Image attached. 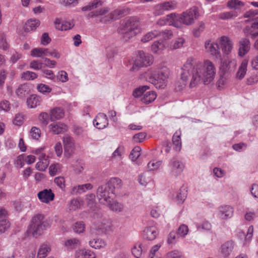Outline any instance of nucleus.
Wrapping results in <instances>:
<instances>
[{
	"instance_id": "f257e3e1",
	"label": "nucleus",
	"mask_w": 258,
	"mask_h": 258,
	"mask_svg": "<svg viewBox=\"0 0 258 258\" xmlns=\"http://www.w3.org/2000/svg\"><path fill=\"white\" fill-rule=\"evenodd\" d=\"M181 81L175 86L177 91H181L185 88L188 79L189 72L192 77L189 83V87L193 88L203 83L208 85L212 82L215 77L216 69L213 63L207 59L202 62L193 57L188 58L182 68Z\"/></svg>"
},
{
	"instance_id": "f03ea898",
	"label": "nucleus",
	"mask_w": 258,
	"mask_h": 258,
	"mask_svg": "<svg viewBox=\"0 0 258 258\" xmlns=\"http://www.w3.org/2000/svg\"><path fill=\"white\" fill-rule=\"evenodd\" d=\"M109 10L108 7H103L90 12L88 14V17L96 18L98 22L107 24L127 15L129 13L130 9L125 7H119L111 12Z\"/></svg>"
},
{
	"instance_id": "7ed1b4c3",
	"label": "nucleus",
	"mask_w": 258,
	"mask_h": 258,
	"mask_svg": "<svg viewBox=\"0 0 258 258\" xmlns=\"http://www.w3.org/2000/svg\"><path fill=\"white\" fill-rule=\"evenodd\" d=\"M170 75L169 69L163 65H159L155 69H150L144 74V77L156 88L163 89L167 84Z\"/></svg>"
},
{
	"instance_id": "20e7f679",
	"label": "nucleus",
	"mask_w": 258,
	"mask_h": 258,
	"mask_svg": "<svg viewBox=\"0 0 258 258\" xmlns=\"http://www.w3.org/2000/svg\"><path fill=\"white\" fill-rule=\"evenodd\" d=\"M140 31V22L136 17L125 19L118 29L119 34L125 41L135 36Z\"/></svg>"
},
{
	"instance_id": "39448f33",
	"label": "nucleus",
	"mask_w": 258,
	"mask_h": 258,
	"mask_svg": "<svg viewBox=\"0 0 258 258\" xmlns=\"http://www.w3.org/2000/svg\"><path fill=\"white\" fill-rule=\"evenodd\" d=\"M153 60V57L152 55L145 53L144 51L140 50L138 51L134 64L130 69V70L131 71H136L138 70L140 67L150 66L152 63Z\"/></svg>"
},
{
	"instance_id": "423d86ee",
	"label": "nucleus",
	"mask_w": 258,
	"mask_h": 258,
	"mask_svg": "<svg viewBox=\"0 0 258 258\" xmlns=\"http://www.w3.org/2000/svg\"><path fill=\"white\" fill-rule=\"evenodd\" d=\"M114 194L115 193L110 191L105 185L99 186L97 190V197L99 202L105 205L112 202L115 197Z\"/></svg>"
},
{
	"instance_id": "0eeeda50",
	"label": "nucleus",
	"mask_w": 258,
	"mask_h": 258,
	"mask_svg": "<svg viewBox=\"0 0 258 258\" xmlns=\"http://www.w3.org/2000/svg\"><path fill=\"white\" fill-rule=\"evenodd\" d=\"M168 167L170 174L177 176L182 173L185 168V164L178 158L174 157L169 161Z\"/></svg>"
},
{
	"instance_id": "6e6552de",
	"label": "nucleus",
	"mask_w": 258,
	"mask_h": 258,
	"mask_svg": "<svg viewBox=\"0 0 258 258\" xmlns=\"http://www.w3.org/2000/svg\"><path fill=\"white\" fill-rule=\"evenodd\" d=\"M198 8L194 7L181 14L182 24L189 26L194 23L198 16Z\"/></svg>"
},
{
	"instance_id": "1a4fd4ad",
	"label": "nucleus",
	"mask_w": 258,
	"mask_h": 258,
	"mask_svg": "<svg viewBox=\"0 0 258 258\" xmlns=\"http://www.w3.org/2000/svg\"><path fill=\"white\" fill-rule=\"evenodd\" d=\"M218 43V40L214 41L212 40H206L205 42V48L206 51L217 58L221 57V53Z\"/></svg>"
},
{
	"instance_id": "9d476101",
	"label": "nucleus",
	"mask_w": 258,
	"mask_h": 258,
	"mask_svg": "<svg viewBox=\"0 0 258 258\" xmlns=\"http://www.w3.org/2000/svg\"><path fill=\"white\" fill-rule=\"evenodd\" d=\"M218 40L221 45L223 52L225 54H229L233 48V43L232 40L225 36H221Z\"/></svg>"
},
{
	"instance_id": "9b49d317",
	"label": "nucleus",
	"mask_w": 258,
	"mask_h": 258,
	"mask_svg": "<svg viewBox=\"0 0 258 258\" xmlns=\"http://www.w3.org/2000/svg\"><path fill=\"white\" fill-rule=\"evenodd\" d=\"M188 232V227H178L177 231H171L168 235L167 243L168 244H173L176 242V234L181 236H185Z\"/></svg>"
},
{
	"instance_id": "f8f14e48",
	"label": "nucleus",
	"mask_w": 258,
	"mask_h": 258,
	"mask_svg": "<svg viewBox=\"0 0 258 258\" xmlns=\"http://www.w3.org/2000/svg\"><path fill=\"white\" fill-rule=\"evenodd\" d=\"M63 144L64 146V155L70 157L72 154L74 149V141L71 137L66 135L63 138Z\"/></svg>"
},
{
	"instance_id": "ddd939ff",
	"label": "nucleus",
	"mask_w": 258,
	"mask_h": 258,
	"mask_svg": "<svg viewBox=\"0 0 258 258\" xmlns=\"http://www.w3.org/2000/svg\"><path fill=\"white\" fill-rule=\"evenodd\" d=\"M86 200L88 204V206L92 210L94 211L93 216L94 218H101L102 214L98 209L97 205L95 202V195L93 194L86 195Z\"/></svg>"
},
{
	"instance_id": "4468645a",
	"label": "nucleus",
	"mask_w": 258,
	"mask_h": 258,
	"mask_svg": "<svg viewBox=\"0 0 258 258\" xmlns=\"http://www.w3.org/2000/svg\"><path fill=\"white\" fill-rule=\"evenodd\" d=\"M94 125L99 130L106 127L108 125V120L106 115L103 113H98L93 120Z\"/></svg>"
},
{
	"instance_id": "2eb2a0df",
	"label": "nucleus",
	"mask_w": 258,
	"mask_h": 258,
	"mask_svg": "<svg viewBox=\"0 0 258 258\" xmlns=\"http://www.w3.org/2000/svg\"><path fill=\"white\" fill-rule=\"evenodd\" d=\"M233 212V208L230 206H221L218 209L217 215L222 219H227L232 217Z\"/></svg>"
},
{
	"instance_id": "dca6fc26",
	"label": "nucleus",
	"mask_w": 258,
	"mask_h": 258,
	"mask_svg": "<svg viewBox=\"0 0 258 258\" xmlns=\"http://www.w3.org/2000/svg\"><path fill=\"white\" fill-rule=\"evenodd\" d=\"M37 196L41 202L46 204L53 201L54 198V194L51 189H45L39 191Z\"/></svg>"
},
{
	"instance_id": "f3484780",
	"label": "nucleus",
	"mask_w": 258,
	"mask_h": 258,
	"mask_svg": "<svg viewBox=\"0 0 258 258\" xmlns=\"http://www.w3.org/2000/svg\"><path fill=\"white\" fill-rule=\"evenodd\" d=\"M54 23L55 28L60 31H67L70 30L74 26V23L73 21H63L61 22V20L59 18H56Z\"/></svg>"
},
{
	"instance_id": "a211bd4d",
	"label": "nucleus",
	"mask_w": 258,
	"mask_h": 258,
	"mask_svg": "<svg viewBox=\"0 0 258 258\" xmlns=\"http://www.w3.org/2000/svg\"><path fill=\"white\" fill-rule=\"evenodd\" d=\"M158 234L156 227H146L143 231L144 238L149 240H154Z\"/></svg>"
},
{
	"instance_id": "6ab92c4d",
	"label": "nucleus",
	"mask_w": 258,
	"mask_h": 258,
	"mask_svg": "<svg viewBox=\"0 0 258 258\" xmlns=\"http://www.w3.org/2000/svg\"><path fill=\"white\" fill-rule=\"evenodd\" d=\"M169 19V26H172L177 28L182 27V18L181 14L173 13L168 15Z\"/></svg>"
},
{
	"instance_id": "aec40b11",
	"label": "nucleus",
	"mask_w": 258,
	"mask_h": 258,
	"mask_svg": "<svg viewBox=\"0 0 258 258\" xmlns=\"http://www.w3.org/2000/svg\"><path fill=\"white\" fill-rule=\"evenodd\" d=\"M84 204V201L81 198H74L71 200L67 205L69 211H75L80 209Z\"/></svg>"
},
{
	"instance_id": "412c9836",
	"label": "nucleus",
	"mask_w": 258,
	"mask_h": 258,
	"mask_svg": "<svg viewBox=\"0 0 258 258\" xmlns=\"http://www.w3.org/2000/svg\"><path fill=\"white\" fill-rule=\"evenodd\" d=\"M234 241L229 240L225 242L221 246V253L223 256L227 257L229 256L234 248Z\"/></svg>"
},
{
	"instance_id": "4be33fe9",
	"label": "nucleus",
	"mask_w": 258,
	"mask_h": 258,
	"mask_svg": "<svg viewBox=\"0 0 258 258\" xmlns=\"http://www.w3.org/2000/svg\"><path fill=\"white\" fill-rule=\"evenodd\" d=\"M106 186H107L108 188L113 192H115L116 189H119L122 186V181L120 179L117 177L111 178L107 182Z\"/></svg>"
},
{
	"instance_id": "5701e85b",
	"label": "nucleus",
	"mask_w": 258,
	"mask_h": 258,
	"mask_svg": "<svg viewBox=\"0 0 258 258\" xmlns=\"http://www.w3.org/2000/svg\"><path fill=\"white\" fill-rule=\"evenodd\" d=\"M39 161L36 164L35 167L39 171H45L49 165V161L46 154H41L38 157Z\"/></svg>"
},
{
	"instance_id": "b1692460",
	"label": "nucleus",
	"mask_w": 258,
	"mask_h": 258,
	"mask_svg": "<svg viewBox=\"0 0 258 258\" xmlns=\"http://www.w3.org/2000/svg\"><path fill=\"white\" fill-rule=\"evenodd\" d=\"M250 47V42L248 39L243 38L241 39L239 41V55L244 56L249 50Z\"/></svg>"
},
{
	"instance_id": "393cba45",
	"label": "nucleus",
	"mask_w": 258,
	"mask_h": 258,
	"mask_svg": "<svg viewBox=\"0 0 258 258\" xmlns=\"http://www.w3.org/2000/svg\"><path fill=\"white\" fill-rule=\"evenodd\" d=\"M165 48V44L163 40L155 41L151 46L152 52L155 54H160Z\"/></svg>"
},
{
	"instance_id": "a878e982",
	"label": "nucleus",
	"mask_w": 258,
	"mask_h": 258,
	"mask_svg": "<svg viewBox=\"0 0 258 258\" xmlns=\"http://www.w3.org/2000/svg\"><path fill=\"white\" fill-rule=\"evenodd\" d=\"M93 187V185L89 183L75 186L72 188L71 193L72 194H81L87 190L92 189Z\"/></svg>"
},
{
	"instance_id": "bb28decb",
	"label": "nucleus",
	"mask_w": 258,
	"mask_h": 258,
	"mask_svg": "<svg viewBox=\"0 0 258 258\" xmlns=\"http://www.w3.org/2000/svg\"><path fill=\"white\" fill-rule=\"evenodd\" d=\"M64 115L63 110L60 107L54 108L50 111V118L52 121L62 118Z\"/></svg>"
},
{
	"instance_id": "cd10ccee",
	"label": "nucleus",
	"mask_w": 258,
	"mask_h": 258,
	"mask_svg": "<svg viewBox=\"0 0 258 258\" xmlns=\"http://www.w3.org/2000/svg\"><path fill=\"white\" fill-rule=\"evenodd\" d=\"M30 92V88L28 84L20 85L16 90V94L19 98H24Z\"/></svg>"
},
{
	"instance_id": "c85d7f7f",
	"label": "nucleus",
	"mask_w": 258,
	"mask_h": 258,
	"mask_svg": "<svg viewBox=\"0 0 258 258\" xmlns=\"http://www.w3.org/2000/svg\"><path fill=\"white\" fill-rule=\"evenodd\" d=\"M45 228H42V227H28L27 234L28 236L37 238L40 236L43 232Z\"/></svg>"
},
{
	"instance_id": "c756f323",
	"label": "nucleus",
	"mask_w": 258,
	"mask_h": 258,
	"mask_svg": "<svg viewBox=\"0 0 258 258\" xmlns=\"http://www.w3.org/2000/svg\"><path fill=\"white\" fill-rule=\"evenodd\" d=\"M50 131L55 135H58L67 130V126L60 123H51L49 125Z\"/></svg>"
},
{
	"instance_id": "7c9ffc66",
	"label": "nucleus",
	"mask_w": 258,
	"mask_h": 258,
	"mask_svg": "<svg viewBox=\"0 0 258 258\" xmlns=\"http://www.w3.org/2000/svg\"><path fill=\"white\" fill-rule=\"evenodd\" d=\"M41 102V98L37 95H32L27 99V104L29 108H34L39 105Z\"/></svg>"
},
{
	"instance_id": "2f4dec72",
	"label": "nucleus",
	"mask_w": 258,
	"mask_h": 258,
	"mask_svg": "<svg viewBox=\"0 0 258 258\" xmlns=\"http://www.w3.org/2000/svg\"><path fill=\"white\" fill-rule=\"evenodd\" d=\"M76 258H96L94 252L89 249H80L75 253Z\"/></svg>"
},
{
	"instance_id": "473e14b6",
	"label": "nucleus",
	"mask_w": 258,
	"mask_h": 258,
	"mask_svg": "<svg viewBox=\"0 0 258 258\" xmlns=\"http://www.w3.org/2000/svg\"><path fill=\"white\" fill-rule=\"evenodd\" d=\"M247 64L248 60L247 59L242 60L236 73V77L237 79L241 80L244 77L247 72Z\"/></svg>"
},
{
	"instance_id": "72a5a7b5",
	"label": "nucleus",
	"mask_w": 258,
	"mask_h": 258,
	"mask_svg": "<svg viewBox=\"0 0 258 258\" xmlns=\"http://www.w3.org/2000/svg\"><path fill=\"white\" fill-rule=\"evenodd\" d=\"M157 95L155 92L148 91L144 94L141 100L144 103L148 104L154 101Z\"/></svg>"
},
{
	"instance_id": "f704fd0d",
	"label": "nucleus",
	"mask_w": 258,
	"mask_h": 258,
	"mask_svg": "<svg viewBox=\"0 0 258 258\" xmlns=\"http://www.w3.org/2000/svg\"><path fill=\"white\" fill-rule=\"evenodd\" d=\"M159 31L154 30L147 33L141 38V41L143 43H147L153 39L159 37Z\"/></svg>"
},
{
	"instance_id": "c9c22d12",
	"label": "nucleus",
	"mask_w": 258,
	"mask_h": 258,
	"mask_svg": "<svg viewBox=\"0 0 258 258\" xmlns=\"http://www.w3.org/2000/svg\"><path fill=\"white\" fill-rule=\"evenodd\" d=\"M181 133L180 132H176L172 137V142L174 145V149L176 151H179L181 147L180 139Z\"/></svg>"
},
{
	"instance_id": "e433bc0d",
	"label": "nucleus",
	"mask_w": 258,
	"mask_h": 258,
	"mask_svg": "<svg viewBox=\"0 0 258 258\" xmlns=\"http://www.w3.org/2000/svg\"><path fill=\"white\" fill-rule=\"evenodd\" d=\"M40 24V22L37 20H29L27 21L24 26V30L26 32L33 31L36 29Z\"/></svg>"
},
{
	"instance_id": "4c0bfd02",
	"label": "nucleus",
	"mask_w": 258,
	"mask_h": 258,
	"mask_svg": "<svg viewBox=\"0 0 258 258\" xmlns=\"http://www.w3.org/2000/svg\"><path fill=\"white\" fill-rule=\"evenodd\" d=\"M103 2L101 0H93L88 3V4L82 8L83 11H90L94 9L101 6Z\"/></svg>"
},
{
	"instance_id": "58836bf2",
	"label": "nucleus",
	"mask_w": 258,
	"mask_h": 258,
	"mask_svg": "<svg viewBox=\"0 0 258 258\" xmlns=\"http://www.w3.org/2000/svg\"><path fill=\"white\" fill-rule=\"evenodd\" d=\"M81 242L79 239L72 238L66 240L64 242V246L68 250H72L79 246Z\"/></svg>"
},
{
	"instance_id": "ea45409f",
	"label": "nucleus",
	"mask_w": 258,
	"mask_h": 258,
	"mask_svg": "<svg viewBox=\"0 0 258 258\" xmlns=\"http://www.w3.org/2000/svg\"><path fill=\"white\" fill-rule=\"evenodd\" d=\"M89 243L91 247L95 249H100L104 247L106 245L104 241L99 238L93 239L90 240Z\"/></svg>"
},
{
	"instance_id": "a19ab883",
	"label": "nucleus",
	"mask_w": 258,
	"mask_h": 258,
	"mask_svg": "<svg viewBox=\"0 0 258 258\" xmlns=\"http://www.w3.org/2000/svg\"><path fill=\"white\" fill-rule=\"evenodd\" d=\"M106 206L108 207L110 210L114 212H121L123 209V206L121 203L114 201L113 199L112 202L107 204Z\"/></svg>"
},
{
	"instance_id": "79ce46f5",
	"label": "nucleus",
	"mask_w": 258,
	"mask_h": 258,
	"mask_svg": "<svg viewBox=\"0 0 258 258\" xmlns=\"http://www.w3.org/2000/svg\"><path fill=\"white\" fill-rule=\"evenodd\" d=\"M9 220L7 218V212L3 208L0 209V226H7L10 225Z\"/></svg>"
},
{
	"instance_id": "37998d69",
	"label": "nucleus",
	"mask_w": 258,
	"mask_h": 258,
	"mask_svg": "<svg viewBox=\"0 0 258 258\" xmlns=\"http://www.w3.org/2000/svg\"><path fill=\"white\" fill-rule=\"evenodd\" d=\"M44 216L42 214H37L35 215L31 219V224L33 226H45L44 225Z\"/></svg>"
},
{
	"instance_id": "c03bdc74",
	"label": "nucleus",
	"mask_w": 258,
	"mask_h": 258,
	"mask_svg": "<svg viewBox=\"0 0 258 258\" xmlns=\"http://www.w3.org/2000/svg\"><path fill=\"white\" fill-rule=\"evenodd\" d=\"M62 166L58 163L51 164L49 168V172L51 176H54L61 171Z\"/></svg>"
},
{
	"instance_id": "a18cd8bd",
	"label": "nucleus",
	"mask_w": 258,
	"mask_h": 258,
	"mask_svg": "<svg viewBox=\"0 0 258 258\" xmlns=\"http://www.w3.org/2000/svg\"><path fill=\"white\" fill-rule=\"evenodd\" d=\"M185 39L182 37H179L170 45L171 49H176L182 47L185 43Z\"/></svg>"
},
{
	"instance_id": "49530a36",
	"label": "nucleus",
	"mask_w": 258,
	"mask_h": 258,
	"mask_svg": "<svg viewBox=\"0 0 258 258\" xmlns=\"http://www.w3.org/2000/svg\"><path fill=\"white\" fill-rule=\"evenodd\" d=\"M50 250V248L47 245H41L38 250L37 258H45Z\"/></svg>"
},
{
	"instance_id": "de8ad7c7",
	"label": "nucleus",
	"mask_w": 258,
	"mask_h": 258,
	"mask_svg": "<svg viewBox=\"0 0 258 258\" xmlns=\"http://www.w3.org/2000/svg\"><path fill=\"white\" fill-rule=\"evenodd\" d=\"M149 86L147 85L140 86L134 90L133 95L136 98L139 97L141 96L146 90H149Z\"/></svg>"
},
{
	"instance_id": "09e8293b",
	"label": "nucleus",
	"mask_w": 258,
	"mask_h": 258,
	"mask_svg": "<svg viewBox=\"0 0 258 258\" xmlns=\"http://www.w3.org/2000/svg\"><path fill=\"white\" fill-rule=\"evenodd\" d=\"M165 11H170L175 10L177 7V3L176 1H168L162 3Z\"/></svg>"
},
{
	"instance_id": "8fccbe9b",
	"label": "nucleus",
	"mask_w": 258,
	"mask_h": 258,
	"mask_svg": "<svg viewBox=\"0 0 258 258\" xmlns=\"http://www.w3.org/2000/svg\"><path fill=\"white\" fill-rule=\"evenodd\" d=\"M242 2L239 0H230L227 2V7L230 9L238 10L243 6Z\"/></svg>"
},
{
	"instance_id": "3c124183",
	"label": "nucleus",
	"mask_w": 258,
	"mask_h": 258,
	"mask_svg": "<svg viewBox=\"0 0 258 258\" xmlns=\"http://www.w3.org/2000/svg\"><path fill=\"white\" fill-rule=\"evenodd\" d=\"M162 161L161 160L156 161L153 160L150 161L147 165V168L149 171H154L159 169L161 165Z\"/></svg>"
},
{
	"instance_id": "603ef678",
	"label": "nucleus",
	"mask_w": 258,
	"mask_h": 258,
	"mask_svg": "<svg viewBox=\"0 0 258 258\" xmlns=\"http://www.w3.org/2000/svg\"><path fill=\"white\" fill-rule=\"evenodd\" d=\"M205 28V23L203 22H199L198 26L192 30L194 36L196 37H200L202 33L204 31Z\"/></svg>"
},
{
	"instance_id": "864d4df0",
	"label": "nucleus",
	"mask_w": 258,
	"mask_h": 258,
	"mask_svg": "<svg viewBox=\"0 0 258 258\" xmlns=\"http://www.w3.org/2000/svg\"><path fill=\"white\" fill-rule=\"evenodd\" d=\"M187 197L186 191L184 189H180L176 197V200L178 203H183Z\"/></svg>"
},
{
	"instance_id": "5fc2aeb1",
	"label": "nucleus",
	"mask_w": 258,
	"mask_h": 258,
	"mask_svg": "<svg viewBox=\"0 0 258 258\" xmlns=\"http://www.w3.org/2000/svg\"><path fill=\"white\" fill-rule=\"evenodd\" d=\"M141 243H137L132 249V252L134 256L136 258H140L143 253L142 248L141 247Z\"/></svg>"
},
{
	"instance_id": "6e6d98bb",
	"label": "nucleus",
	"mask_w": 258,
	"mask_h": 258,
	"mask_svg": "<svg viewBox=\"0 0 258 258\" xmlns=\"http://www.w3.org/2000/svg\"><path fill=\"white\" fill-rule=\"evenodd\" d=\"M38 77L37 75L33 72L26 71L21 75V78L25 80H33Z\"/></svg>"
},
{
	"instance_id": "4d7b16f0",
	"label": "nucleus",
	"mask_w": 258,
	"mask_h": 258,
	"mask_svg": "<svg viewBox=\"0 0 258 258\" xmlns=\"http://www.w3.org/2000/svg\"><path fill=\"white\" fill-rule=\"evenodd\" d=\"M141 148L139 147H135L130 154V158L133 161H135L140 156Z\"/></svg>"
},
{
	"instance_id": "13d9d810",
	"label": "nucleus",
	"mask_w": 258,
	"mask_h": 258,
	"mask_svg": "<svg viewBox=\"0 0 258 258\" xmlns=\"http://www.w3.org/2000/svg\"><path fill=\"white\" fill-rule=\"evenodd\" d=\"M30 134L32 139L38 140L40 137L41 131L39 128L33 126L31 128Z\"/></svg>"
},
{
	"instance_id": "bf43d9fd",
	"label": "nucleus",
	"mask_w": 258,
	"mask_h": 258,
	"mask_svg": "<svg viewBox=\"0 0 258 258\" xmlns=\"http://www.w3.org/2000/svg\"><path fill=\"white\" fill-rule=\"evenodd\" d=\"M237 16V14L235 12H226L221 13L219 15V18L222 20H227Z\"/></svg>"
},
{
	"instance_id": "052dcab7",
	"label": "nucleus",
	"mask_w": 258,
	"mask_h": 258,
	"mask_svg": "<svg viewBox=\"0 0 258 258\" xmlns=\"http://www.w3.org/2000/svg\"><path fill=\"white\" fill-rule=\"evenodd\" d=\"M146 136L147 134L145 132L139 133L133 136V141L136 143H142L145 140Z\"/></svg>"
},
{
	"instance_id": "680f3d73",
	"label": "nucleus",
	"mask_w": 258,
	"mask_h": 258,
	"mask_svg": "<svg viewBox=\"0 0 258 258\" xmlns=\"http://www.w3.org/2000/svg\"><path fill=\"white\" fill-rule=\"evenodd\" d=\"M163 208L162 206H156L152 209L150 212L151 216L154 218L160 217L162 213V210Z\"/></svg>"
},
{
	"instance_id": "e2e57ef3",
	"label": "nucleus",
	"mask_w": 258,
	"mask_h": 258,
	"mask_svg": "<svg viewBox=\"0 0 258 258\" xmlns=\"http://www.w3.org/2000/svg\"><path fill=\"white\" fill-rule=\"evenodd\" d=\"M165 11L162 3L156 5L153 9V14L155 16L163 15Z\"/></svg>"
},
{
	"instance_id": "0e129e2a",
	"label": "nucleus",
	"mask_w": 258,
	"mask_h": 258,
	"mask_svg": "<svg viewBox=\"0 0 258 258\" xmlns=\"http://www.w3.org/2000/svg\"><path fill=\"white\" fill-rule=\"evenodd\" d=\"M138 179L139 183L143 186L147 185V184L152 180L150 177L147 176V175L144 173L139 175Z\"/></svg>"
},
{
	"instance_id": "69168bd1",
	"label": "nucleus",
	"mask_w": 258,
	"mask_h": 258,
	"mask_svg": "<svg viewBox=\"0 0 258 258\" xmlns=\"http://www.w3.org/2000/svg\"><path fill=\"white\" fill-rule=\"evenodd\" d=\"M44 51H45V50L44 49V48H34L31 51V55L36 57H42Z\"/></svg>"
},
{
	"instance_id": "338daca9",
	"label": "nucleus",
	"mask_w": 258,
	"mask_h": 258,
	"mask_svg": "<svg viewBox=\"0 0 258 258\" xmlns=\"http://www.w3.org/2000/svg\"><path fill=\"white\" fill-rule=\"evenodd\" d=\"M48 114L46 112H41L38 117L39 120L41 123L46 126L48 123Z\"/></svg>"
},
{
	"instance_id": "774afa93",
	"label": "nucleus",
	"mask_w": 258,
	"mask_h": 258,
	"mask_svg": "<svg viewBox=\"0 0 258 258\" xmlns=\"http://www.w3.org/2000/svg\"><path fill=\"white\" fill-rule=\"evenodd\" d=\"M182 253L181 251L174 250L167 253L166 258H181Z\"/></svg>"
}]
</instances>
